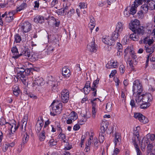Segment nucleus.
Masks as SVG:
<instances>
[{
	"mask_svg": "<svg viewBox=\"0 0 155 155\" xmlns=\"http://www.w3.org/2000/svg\"><path fill=\"white\" fill-rule=\"evenodd\" d=\"M143 91L142 85L138 80L134 81L133 84L132 91L133 95L135 97L137 103L140 104L142 103L143 94H141Z\"/></svg>",
	"mask_w": 155,
	"mask_h": 155,
	"instance_id": "nucleus-1",
	"label": "nucleus"
},
{
	"mask_svg": "<svg viewBox=\"0 0 155 155\" xmlns=\"http://www.w3.org/2000/svg\"><path fill=\"white\" fill-rule=\"evenodd\" d=\"M62 103L54 101L50 106L51 115L55 116L60 114L62 110Z\"/></svg>",
	"mask_w": 155,
	"mask_h": 155,
	"instance_id": "nucleus-2",
	"label": "nucleus"
},
{
	"mask_svg": "<svg viewBox=\"0 0 155 155\" xmlns=\"http://www.w3.org/2000/svg\"><path fill=\"white\" fill-rule=\"evenodd\" d=\"M78 118L77 114L73 111L68 115L64 114L62 118V120L64 122L66 121L68 124H70L72 123L73 121L76 120Z\"/></svg>",
	"mask_w": 155,
	"mask_h": 155,
	"instance_id": "nucleus-3",
	"label": "nucleus"
},
{
	"mask_svg": "<svg viewBox=\"0 0 155 155\" xmlns=\"http://www.w3.org/2000/svg\"><path fill=\"white\" fill-rule=\"evenodd\" d=\"M25 70V69L22 68H17L16 69L18 78H20L25 84H26L28 79L27 77L26 76V71Z\"/></svg>",
	"mask_w": 155,
	"mask_h": 155,
	"instance_id": "nucleus-4",
	"label": "nucleus"
},
{
	"mask_svg": "<svg viewBox=\"0 0 155 155\" xmlns=\"http://www.w3.org/2000/svg\"><path fill=\"white\" fill-rule=\"evenodd\" d=\"M16 122L15 121H14V123L12 124L8 122H7L5 121V120L4 118H2L0 119V125H5V124H8L10 126L9 128L11 129L12 132V131L15 132L17 129H18V124L17 126H16L15 124Z\"/></svg>",
	"mask_w": 155,
	"mask_h": 155,
	"instance_id": "nucleus-5",
	"label": "nucleus"
},
{
	"mask_svg": "<svg viewBox=\"0 0 155 155\" xmlns=\"http://www.w3.org/2000/svg\"><path fill=\"white\" fill-rule=\"evenodd\" d=\"M139 135L138 131L137 130L134 131L132 139V142L136 150L139 149L138 145L139 140Z\"/></svg>",
	"mask_w": 155,
	"mask_h": 155,
	"instance_id": "nucleus-6",
	"label": "nucleus"
},
{
	"mask_svg": "<svg viewBox=\"0 0 155 155\" xmlns=\"http://www.w3.org/2000/svg\"><path fill=\"white\" fill-rule=\"evenodd\" d=\"M69 93L68 91L66 89L62 90L61 93V100L64 103H67L69 100Z\"/></svg>",
	"mask_w": 155,
	"mask_h": 155,
	"instance_id": "nucleus-7",
	"label": "nucleus"
},
{
	"mask_svg": "<svg viewBox=\"0 0 155 155\" xmlns=\"http://www.w3.org/2000/svg\"><path fill=\"white\" fill-rule=\"evenodd\" d=\"M44 121L42 117L38 118L35 126V130L38 134L40 132V131L42 129L44 125Z\"/></svg>",
	"mask_w": 155,
	"mask_h": 155,
	"instance_id": "nucleus-8",
	"label": "nucleus"
},
{
	"mask_svg": "<svg viewBox=\"0 0 155 155\" xmlns=\"http://www.w3.org/2000/svg\"><path fill=\"white\" fill-rule=\"evenodd\" d=\"M21 28L23 32L27 33L30 31L31 28V24L28 21H25L22 25Z\"/></svg>",
	"mask_w": 155,
	"mask_h": 155,
	"instance_id": "nucleus-9",
	"label": "nucleus"
},
{
	"mask_svg": "<svg viewBox=\"0 0 155 155\" xmlns=\"http://www.w3.org/2000/svg\"><path fill=\"white\" fill-rule=\"evenodd\" d=\"M94 40L88 44L87 46V50L91 52H95L97 50V45L95 44Z\"/></svg>",
	"mask_w": 155,
	"mask_h": 155,
	"instance_id": "nucleus-10",
	"label": "nucleus"
},
{
	"mask_svg": "<svg viewBox=\"0 0 155 155\" xmlns=\"http://www.w3.org/2000/svg\"><path fill=\"white\" fill-rule=\"evenodd\" d=\"M129 26L130 29L134 31V30L140 26V21L138 20L135 19L129 24Z\"/></svg>",
	"mask_w": 155,
	"mask_h": 155,
	"instance_id": "nucleus-11",
	"label": "nucleus"
},
{
	"mask_svg": "<svg viewBox=\"0 0 155 155\" xmlns=\"http://www.w3.org/2000/svg\"><path fill=\"white\" fill-rule=\"evenodd\" d=\"M150 144V140L145 136L142 140L140 146L142 151H144L145 148L147 145Z\"/></svg>",
	"mask_w": 155,
	"mask_h": 155,
	"instance_id": "nucleus-12",
	"label": "nucleus"
},
{
	"mask_svg": "<svg viewBox=\"0 0 155 155\" xmlns=\"http://www.w3.org/2000/svg\"><path fill=\"white\" fill-rule=\"evenodd\" d=\"M121 136L120 133L118 132L115 133L113 140L115 146L120 145L121 141Z\"/></svg>",
	"mask_w": 155,
	"mask_h": 155,
	"instance_id": "nucleus-13",
	"label": "nucleus"
},
{
	"mask_svg": "<svg viewBox=\"0 0 155 155\" xmlns=\"http://www.w3.org/2000/svg\"><path fill=\"white\" fill-rule=\"evenodd\" d=\"M102 41L105 44L109 45H114V41L109 36L103 37L102 39Z\"/></svg>",
	"mask_w": 155,
	"mask_h": 155,
	"instance_id": "nucleus-14",
	"label": "nucleus"
},
{
	"mask_svg": "<svg viewBox=\"0 0 155 155\" xmlns=\"http://www.w3.org/2000/svg\"><path fill=\"white\" fill-rule=\"evenodd\" d=\"M118 63L114 61H110L106 64V67L107 68L111 69L116 68L118 67Z\"/></svg>",
	"mask_w": 155,
	"mask_h": 155,
	"instance_id": "nucleus-15",
	"label": "nucleus"
},
{
	"mask_svg": "<svg viewBox=\"0 0 155 155\" xmlns=\"http://www.w3.org/2000/svg\"><path fill=\"white\" fill-rule=\"evenodd\" d=\"M62 74L63 76L67 78H69L71 75L70 70L66 67L62 68Z\"/></svg>",
	"mask_w": 155,
	"mask_h": 155,
	"instance_id": "nucleus-16",
	"label": "nucleus"
},
{
	"mask_svg": "<svg viewBox=\"0 0 155 155\" xmlns=\"http://www.w3.org/2000/svg\"><path fill=\"white\" fill-rule=\"evenodd\" d=\"M109 126V123L107 121H103L101 123V132L105 133Z\"/></svg>",
	"mask_w": 155,
	"mask_h": 155,
	"instance_id": "nucleus-17",
	"label": "nucleus"
},
{
	"mask_svg": "<svg viewBox=\"0 0 155 155\" xmlns=\"http://www.w3.org/2000/svg\"><path fill=\"white\" fill-rule=\"evenodd\" d=\"M11 51L14 55L13 58L17 59L20 57L19 54L18 53V50L16 46L13 47L11 49Z\"/></svg>",
	"mask_w": 155,
	"mask_h": 155,
	"instance_id": "nucleus-18",
	"label": "nucleus"
},
{
	"mask_svg": "<svg viewBox=\"0 0 155 155\" xmlns=\"http://www.w3.org/2000/svg\"><path fill=\"white\" fill-rule=\"evenodd\" d=\"M44 20L43 17L40 15H37L34 19V21L37 23L42 24L44 22Z\"/></svg>",
	"mask_w": 155,
	"mask_h": 155,
	"instance_id": "nucleus-19",
	"label": "nucleus"
},
{
	"mask_svg": "<svg viewBox=\"0 0 155 155\" xmlns=\"http://www.w3.org/2000/svg\"><path fill=\"white\" fill-rule=\"evenodd\" d=\"M47 131L46 130H43L39 133L37 134L38 136L39 139L40 141H43L45 139V133Z\"/></svg>",
	"mask_w": 155,
	"mask_h": 155,
	"instance_id": "nucleus-20",
	"label": "nucleus"
},
{
	"mask_svg": "<svg viewBox=\"0 0 155 155\" xmlns=\"http://www.w3.org/2000/svg\"><path fill=\"white\" fill-rule=\"evenodd\" d=\"M151 96V95L150 94H143L142 103H144L145 104L149 103L151 101V99L150 98V97Z\"/></svg>",
	"mask_w": 155,
	"mask_h": 155,
	"instance_id": "nucleus-21",
	"label": "nucleus"
},
{
	"mask_svg": "<svg viewBox=\"0 0 155 155\" xmlns=\"http://www.w3.org/2000/svg\"><path fill=\"white\" fill-rule=\"evenodd\" d=\"M124 28V24L123 22H118L116 26V30L117 32L121 33Z\"/></svg>",
	"mask_w": 155,
	"mask_h": 155,
	"instance_id": "nucleus-22",
	"label": "nucleus"
},
{
	"mask_svg": "<svg viewBox=\"0 0 155 155\" xmlns=\"http://www.w3.org/2000/svg\"><path fill=\"white\" fill-rule=\"evenodd\" d=\"M134 31L135 32L139 35H143L144 32V28L143 27L140 26L134 30Z\"/></svg>",
	"mask_w": 155,
	"mask_h": 155,
	"instance_id": "nucleus-23",
	"label": "nucleus"
},
{
	"mask_svg": "<svg viewBox=\"0 0 155 155\" xmlns=\"http://www.w3.org/2000/svg\"><path fill=\"white\" fill-rule=\"evenodd\" d=\"M13 92L14 95L17 96L21 92V91L18 86L17 85H14L12 88Z\"/></svg>",
	"mask_w": 155,
	"mask_h": 155,
	"instance_id": "nucleus-24",
	"label": "nucleus"
},
{
	"mask_svg": "<svg viewBox=\"0 0 155 155\" xmlns=\"http://www.w3.org/2000/svg\"><path fill=\"white\" fill-rule=\"evenodd\" d=\"M42 81V78H40L39 77H38L37 78H35L33 83V86L41 85Z\"/></svg>",
	"mask_w": 155,
	"mask_h": 155,
	"instance_id": "nucleus-25",
	"label": "nucleus"
},
{
	"mask_svg": "<svg viewBox=\"0 0 155 155\" xmlns=\"http://www.w3.org/2000/svg\"><path fill=\"white\" fill-rule=\"evenodd\" d=\"M133 32V33L130 35V38L133 41H137L139 38V35L134 31Z\"/></svg>",
	"mask_w": 155,
	"mask_h": 155,
	"instance_id": "nucleus-26",
	"label": "nucleus"
},
{
	"mask_svg": "<svg viewBox=\"0 0 155 155\" xmlns=\"http://www.w3.org/2000/svg\"><path fill=\"white\" fill-rule=\"evenodd\" d=\"M147 5L149 8V10H152L155 8V2L153 0H149L148 2Z\"/></svg>",
	"mask_w": 155,
	"mask_h": 155,
	"instance_id": "nucleus-27",
	"label": "nucleus"
},
{
	"mask_svg": "<svg viewBox=\"0 0 155 155\" xmlns=\"http://www.w3.org/2000/svg\"><path fill=\"white\" fill-rule=\"evenodd\" d=\"M52 90L54 91H57L58 90V86L59 84V83L56 81H52Z\"/></svg>",
	"mask_w": 155,
	"mask_h": 155,
	"instance_id": "nucleus-28",
	"label": "nucleus"
},
{
	"mask_svg": "<svg viewBox=\"0 0 155 155\" xmlns=\"http://www.w3.org/2000/svg\"><path fill=\"white\" fill-rule=\"evenodd\" d=\"M48 39L49 41L52 42V43L54 44V43H56L58 41V40L54 35H48Z\"/></svg>",
	"mask_w": 155,
	"mask_h": 155,
	"instance_id": "nucleus-29",
	"label": "nucleus"
},
{
	"mask_svg": "<svg viewBox=\"0 0 155 155\" xmlns=\"http://www.w3.org/2000/svg\"><path fill=\"white\" fill-rule=\"evenodd\" d=\"M99 79L97 78L96 80L94 81L92 85L91 88V91H94L95 89H96L99 83Z\"/></svg>",
	"mask_w": 155,
	"mask_h": 155,
	"instance_id": "nucleus-30",
	"label": "nucleus"
},
{
	"mask_svg": "<svg viewBox=\"0 0 155 155\" xmlns=\"http://www.w3.org/2000/svg\"><path fill=\"white\" fill-rule=\"evenodd\" d=\"M155 144L153 143L149 144L147 147V152L148 154H149L152 150L153 151V149L155 148L154 147Z\"/></svg>",
	"mask_w": 155,
	"mask_h": 155,
	"instance_id": "nucleus-31",
	"label": "nucleus"
},
{
	"mask_svg": "<svg viewBox=\"0 0 155 155\" xmlns=\"http://www.w3.org/2000/svg\"><path fill=\"white\" fill-rule=\"evenodd\" d=\"M119 33V32L115 31H114L112 34V40L114 41V42L115 41L119 38L120 36Z\"/></svg>",
	"mask_w": 155,
	"mask_h": 155,
	"instance_id": "nucleus-32",
	"label": "nucleus"
},
{
	"mask_svg": "<svg viewBox=\"0 0 155 155\" xmlns=\"http://www.w3.org/2000/svg\"><path fill=\"white\" fill-rule=\"evenodd\" d=\"M149 10L148 5L146 4H144L142 5L141 7V10L143 11L144 14H146Z\"/></svg>",
	"mask_w": 155,
	"mask_h": 155,
	"instance_id": "nucleus-33",
	"label": "nucleus"
},
{
	"mask_svg": "<svg viewBox=\"0 0 155 155\" xmlns=\"http://www.w3.org/2000/svg\"><path fill=\"white\" fill-rule=\"evenodd\" d=\"M27 7V5L25 3H23L21 4L20 5L17 6L16 7V9L18 12H20L21 11L23 10L24 9L26 8Z\"/></svg>",
	"mask_w": 155,
	"mask_h": 155,
	"instance_id": "nucleus-34",
	"label": "nucleus"
},
{
	"mask_svg": "<svg viewBox=\"0 0 155 155\" xmlns=\"http://www.w3.org/2000/svg\"><path fill=\"white\" fill-rule=\"evenodd\" d=\"M91 138H89L87 142L86 143V147L84 150L86 152H87L90 151V146L91 144Z\"/></svg>",
	"mask_w": 155,
	"mask_h": 155,
	"instance_id": "nucleus-35",
	"label": "nucleus"
},
{
	"mask_svg": "<svg viewBox=\"0 0 155 155\" xmlns=\"http://www.w3.org/2000/svg\"><path fill=\"white\" fill-rule=\"evenodd\" d=\"M23 138L22 140V143L24 145L28 140L29 138V136L27 134L26 132L23 133Z\"/></svg>",
	"mask_w": 155,
	"mask_h": 155,
	"instance_id": "nucleus-36",
	"label": "nucleus"
},
{
	"mask_svg": "<svg viewBox=\"0 0 155 155\" xmlns=\"http://www.w3.org/2000/svg\"><path fill=\"white\" fill-rule=\"evenodd\" d=\"M23 56L24 57H25L26 58H28L30 56V54L29 52L27 51H23L21 53L19 54L20 57Z\"/></svg>",
	"mask_w": 155,
	"mask_h": 155,
	"instance_id": "nucleus-37",
	"label": "nucleus"
},
{
	"mask_svg": "<svg viewBox=\"0 0 155 155\" xmlns=\"http://www.w3.org/2000/svg\"><path fill=\"white\" fill-rule=\"evenodd\" d=\"M57 140L56 139L52 138L50 140L49 142V146L52 147L56 145L57 143Z\"/></svg>",
	"mask_w": 155,
	"mask_h": 155,
	"instance_id": "nucleus-38",
	"label": "nucleus"
},
{
	"mask_svg": "<svg viewBox=\"0 0 155 155\" xmlns=\"http://www.w3.org/2000/svg\"><path fill=\"white\" fill-rule=\"evenodd\" d=\"M148 139L151 141H153L155 139V135L153 134H148L145 136Z\"/></svg>",
	"mask_w": 155,
	"mask_h": 155,
	"instance_id": "nucleus-39",
	"label": "nucleus"
},
{
	"mask_svg": "<svg viewBox=\"0 0 155 155\" xmlns=\"http://www.w3.org/2000/svg\"><path fill=\"white\" fill-rule=\"evenodd\" d=\"M139 121L141 123L143 124H146L148 122V120L147 118L143 115H142V116L141 117Z\"/></svg>",
	"mask_w": 155,
	"mask_h": 155,
	"instance_id": "nucleus-40",
	"label": "nucleus"
},
{
	"mask_svg": "<svg viewBox=\"0 0 155 155\" xmlns=\"http://www.w3.org/2000/svg\"><path fill=\"white\" fill-rule=\"evenodd\" d=\"M137 7H136V6L133 5H132V6L130 8V14L132 15H134L137 12Z\"/></svg>",
	"mask_w": 155,
	"mask_h": 155,
	"instance_id": "nucleus-41",
	"label": "nucleus"
},
{
	"mask_svg": "<svg viewBox=\"0 0 155 155\" xmlns=\"http://www.w3.org/2000/svg\"><path fill=\"white\" fill-rule=\"evenodd\" d=\"M14 38L15 40L14 43H20L21 40V36L18 34H16L15 35Z\"/></svg>",
	"mask_w": 155,
	"mask_h": 155,
	"instance_id": "nucleus-42",
	"label": "nucleus"
},
{
	"mask_svg": "<svg viewBox=\"0 0 155 155\" xmlns=\"http://www.w3.org/2000/svg\"><path fill=\"white\" fill-rule=\"evenodd\" d=\"M13 20V17L11 16L10 14L8 13V15L5 17V20L7 22H9L12 21Z\"/></svg>",
	"mask_w": 155,
	"mask_h": 155,
	"instance_id": "nucleus-43",
	"label": "nucleus"
},
{
	"mask_svg": "<svg viewBox=\"0 0 155 155\" xmlns=\"http://www.w3.org/2000/svg\"><path fill=\"white\" fill-rule=\"evenodd\" d=\"M116 47L118 50L117 54H119L120 55V53H122V45L119 42H117V45Z\"/></svg>",
	"mask_w": 155,
	"mask_h": 155,
	"instance_id": "nucleus-44",
	"label": "nucleus"
},
{
	"mask_svg": "<svg viewBox=\"0 0 155 155\" xmlns=\"http://www.w3.org/2000/svg\"><path fill=\"white\" fill-rule=\"evenodd\" d=\"M104 133H102V132H100V134L99 137V142L100 143H102L104 140Z\"/></svg>",
	"mask_w": 155,
	"mask_h": 155,
	"instance_id": "nucleus-45",
	"label": "nucleus"
},
{
	"mask_svg": "<svg viewBox=\"0 0 155 155\" xmlns=\"http://www.w3.org/2000/svg\"><path fill=\"white\" fill-rule=\"evenodd\" d=\"M131 55L133 59L134 60L135 64H136L137 61V56L134 51H131Z\"/></svg>",
	"mask_w": 155,
	"mask_h": 155,
	"instance_id": "nucleus-46",
	"label": "nucleus"
},
{
	"mask_svg": "<svg viewBox=\"0 0 155 155\" xmlns=\"http://www.w3.org/2000/svg\"><path fill=\"white\" fill-rule=\"evenodd\" d=\"M112 108V103L110 102L108 103L106 107V110L108 112L111 111Z\"/></svg>",
	"mask_w": 155,
	"mask_h": 155,
	"instance_id": "nucleus-47",
	"label": "nucleus"
},
{
	"mask_svg": "<svg viewBox=\"0 0 155 155\" xmlns=\"http://www.w3.org/2000/svg\"><path fill=\"white\" fill-rule=\"evenodd\" d=\"M58 137L60 139L63 141L62 142L64 143L66 142V137L64 134L61 133L59 135Z\"/></svg>",
	"mask_w": 155,
	"mask_h": 155,
	"instance_id": "nucleus-48",
	"label": "nucleus"
},
{
	"mask_svg": "<svg viewBox=\"0 0 155 155\" xmlns=\"http://www.w3.org/2000/svg\"><path fill=\"white\" fill-rule=\"evenodd\" d=\"M75 12L74 9L73 8L70 9L68 11L67 16L68 17H71Z\"/></svg>",
	"mask_w": 155,
	"mask_h": 155,
	"instance_id": "nucleus-49",
	"label": "nucleus"
},
{
	"mask_svg": "<svg viewBox=\"0 0 155 155\" xmlns=\"http://www.w3.org/2000/svg\"><path fill=\"white\" fill-rule=\"evenodd\" d=\"M150 106V104L149 103L145 104L144 103H142L141 105L140 106V108L142 109H146L148 107Z\"/></svg>",
	"mask_w": 155,
	"mask_h": 155,
	"instance_id": "nucleus-50",
	"label": "nucleus"
},
{
	"mask_svg": "<svg viewBox=\"0 0 155 155\" xmlns=\"http://www.w3.org/2000/svg\"><path fill=\"white\" fill-rule=\"evenodd\" d=\"M143 0H135L134 2V5L136 7H138V6L142 4Z\"/></svg>",
	"mask_w": 155,
	"mask_h": 155,
	"instance_id": "nucleus-51",
	"label": "nucleus"
},
{
	"mask_svg": "<svg viewBox=\"0 0 155 155\" xmlns=\"http://www.w3.org/2000/svg\"><path fill=\"white\" fill-rule=\"evenodd\" d=\"M50 122L49 120H47V121L45 122V125L44 126L43 130H45L46 131H47L48 129V126L50 124Z\"/></svg>",
	"mask_w": 155,
	"mask_h": 155,
	"instance_id": "nucleus-52",
	"label": "nucleus"
},
{
	"mask_svg": "<svg viewBox=\"0 0 155 155\" xmlns=\"http://www.w3.org/2000/svg\"><path fill=\"white\" fill-rule=\"evenodd\" d=\"M92 106V117L93 118H95L96 115V110L95 104L93 105Z\"/></svg>",
	"mask_w": 155,
	"mask_h": 155,
	"instance_id": "nucleus-53",
	"label": "nucleus"
},
{
	"mask_svg": "<svg viewBox=\"0 0 155 155\" xmlns=\"http://www.w3.org/2000/svg\"><path fill=\"white\" fill-rule=\"evenodd\" d=\"M142 115L141 114L137 113H134V117L135 118L138 119L139 120Z\"/></svg>",
	"mask_w": 155,
	"mask_h": 155,
	"instance_id": "nucleus-54",
	"label": "nucleus"
},
{
	"mask_svg": "<svg viewBox=\"0 0 155 155\" xmlns=\"http://www.w3.org/2000/svg\"><path fill=\"white\" fill-rule=\"evenodd\" d=\"M79 6L81 9L86 8L87 7V4L84 2H80L79 4Z\"/></svg>",
	"mask_w": 155,
	"mask_h": 155,
	"instance_id": "nucleus-55",
	"label": "nucleus"
},
{
	"mask_svg": "<svg viewBox=\"0 0 155 155\" xmlns=\"http://www.w3.org/2000/svg\"><path fill=\"white\" fill-rule=\"evenodd\" d=\"M91 87H84L83 89L85 94H87L89 93L91 90Z\"/></svg>",
	"mask_w": 155,
	"mask_h": 155,
	"instance_id": "nucleus-56",
	"label": "nucleus"
},
{
	"mask_svg": "<svg viewBox=\"0 0 155 155\" xmlns=\"http://www.w3.org/2000/svg\"><path fill=\"white\" fill-rule=\"evenodd\" d=\"M70 7V5L69 4L64 3L63 4V8L68 11Z\"/></svg>",
	"mask_w": 155,
	"mask_h": 155,
	"instance_id": "nucleus-57",
	"label": "nucleus"
},
{
	"mask_svg": "<svg viewBox=\"0 0 155 155\" xmlns=\"http://www.w3.org/2000/svg\"><path fill=\"white\" fill-rule=\"evenodd\" d=\"M125 66L123 64H121L120 65L119 67V70L120 73L123 74L124 73L125 71Z\"/></svg>",
	"mask_w": 155,
	"mask_h": 155,
	"instance_id": "nucleus-58",
	"label": "nucleus"
},
{
	"mask_svg": "<svg viewBox=\"0 0 155 155\" xmlns=\"http://www.w3.org/2000/svg\"><path fill=\"white\" fill-rule=\"evenodd\" d=\"M58 0H52L50 3V5L51 7H53L56 5L58 4Z\"/></svg>",
	"mask_w": 155,
	"mask_h": 155,
	"instance_id": "nucleus-59",
	"label": "nucleus"
},
{
	"mask_svg": "<svg viewBox=\"0 0 155 155\" xmlns=\"http://www.w3.org/2000/svg\"><path fill=\"white\" fill-rule=\"evenodd\" d=\"M94 147L97 148L98 146V140H97V137H95L94 138Z\"/></svg>",
	"mask_w": 155,
	"mask_h": 155,
	"instance_id": "nucleus-60",
	"label": "nucleus"
},
{
	"mask_svg": "<svg viewBox=\"0 0 155 155\" xmlns=\"http://www.w3.org/2000/svg\"><path fill=\"white\" fill-rule=\"evenodd\" d=\"M27 117H24V118L21 120V122L23 124L24 126H25L27 125Z\"/></svg>",
	"mask_w": 155,
	"mask_h": 155,
	"instance_id": "nucleus-61",
	"label": "nucleus"
},
{
	"mask_svg": "<svg viewBox=\"0 0 155 155\" xmlns=\"http://www.w3.org/2000/svg\"><path fill=\"white\" fill-rule=\"evenodd\" d=\"M47 52L48 54L52 53L54 50V48L51 46H49L47 48Z\"/></svg>",
	"mask_w": 155,
	"mask_h": 155,
	"instance_id": "nucleus-62",
	"label": "nucleus"
},
{
	"mask_svg": "<svg viewBox=\"0 0 155 155\" xmlns=\"http://www.w3.org/2000/svg\"><path fill=\"white\" fill-rule=\"evenodd\" d=\"M18 12V11H17V10L16 8L15 10H12L10 12H9L8 13L9 14H10V15L11 16L13 17L14 15Z\"/></svg>",
	"mask_w": 155,
	"mask_h": 155,
	"instance_id": "nucleus-63",
	"label": "nucleus"
},
{
	"mask_svg": "<svg viewBox=\"0 0 155 155\" xmlns=\"http://www.w3.org/2000/svg\"><path fill=\"white\" fill-rule=\"evenodd\" d=\"M24 66L28 68H31L32 67V64L28 62H25Z\"/></svg>",
	"mask_w": 155,
	"mask_h": 155,
	"instance_id": "nucleus-64",
	"label": "nucleus"
}]
</instances>
